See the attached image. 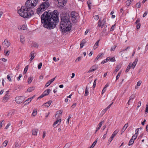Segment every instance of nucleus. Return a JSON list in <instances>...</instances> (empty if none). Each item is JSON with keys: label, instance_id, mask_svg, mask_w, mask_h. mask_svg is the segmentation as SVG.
<instances>
[{"label": "nucleus", "instance_id": "1", "mask_svg": "<svg viewBox=\"0 0 148 148\" xmlns=\"http://www.w3.org/2000/svg\"><path fill=\"white\" fill-rule=\"evenodd\" d=\"M58 12L54 10L52 12L49 13L46 11L43 13L41 16V21L43 26L49 29L55 27L56 23L58 22Z\"/></svg>", "mask_w": 148, "mask_h": 148}, {"label": "nucleus", "instance_id": "2", "mask_svg": "<svg viewBox=\"0 0 148 148\" xmlns=\"http://www.w3.org/2000/svg\"><path fill=\"white\" fill-rule=\"evenodd\" d=\"M39 0H27L25 5L22 6L18 10L19 15L24 18H29L34 14L32 9L37 5Z\"/></svg>", "mask_w": 148, "mask_h": 148}, {"label": "nucleus", "instance_id": "3", "mask_svg": "<svg viewBox=\"0 0 148 148\" xmlns=\"http://www.w3.org/2000/svg\"><path fill=\"white\" fill-rule=\"evenodd\" d=\"M60 17L61 20L60 28L62 32H66L70 31L71 28V23L70 21L69 15L63 14Z\"/></svg>", "mask_w": 148, "mask_h": 148}, {"label": "nucleus", "instance_id": "4", "mask_svg": "<svg viewBox=\"0 0 148 148\" xmlns=\"http://www.w3.org/2000/svg\"><path fill=\"white\" fill-rule=\"evenodd\" d=\"M50 4L48 2H42L37 9V13L40 15V14L43 11H45L49 6Z\"/></svg>", "mask_w": 148, "mask_h": 148}, {"label": "nucleus", "instance_id": "5", "mask_svg": "<svg viewBox=\"0 0 148 148\" xmlns=\"http://www.w3.org/2000/svg\"><path fill=\"white\" fill-rule=\"evenodd\" d=\"M71 19L73 23H76L77 21V18L79 14L77 12L72 11L71 13Z\"/></svg>", "mask_w": 148, "mask_h": 148}, {"label": "nucleus", "instance_id": "6", "mask_svg": "<svg viewBox=\"0 0 148 148\" xmlns=\"http://www.w3.org/2000/svg\"><path fill=\"white\" fill-rule=\"evenodd\" d=\"M101 19L100 18L97 23L98 27H101V28H103L104 27H107V26L106 25H105L106 23V17H104L103 20L101 21Z\"/></svg>", "mask_w": 148, "mask_h": 148}, {"label": "nucleus", "instance_id": "7", "mask_svg": "<svg viewBox=\"0 0 148 148\" xmlns=\"http://www.w3.org/2000/svg\"><path fill=\"white\" fill-rule=\"evenodd\" d=\"M16 101L18 103H22L24 100V97L23 96L17 97H16Z\"/></svg>", "mask_w": 148, "mask_h": 148}, {"label": "nucleus", "instance_id": "8", "mask_svg": "<svg viewBox=\"0 0 148 148\" xmlns=\"http://www.w3.org/2000/svg\"><path fill=\"white\" fill-rule=\"evenodd\" d=\"M10 43L7 40H5L2 43L3 47L5 48H8L10 45Z\"/></svg>", "mask_w": 148, "mask_h": 148}, {"label": "nucleus", "instance_id": "9", "mask_svg": "<svg viewBox=\"0 0 148 148\" xmlns=\"http://www.w3.org/2000/svg\"><path fill=\"white\" fill-rule=\"evenodd\" d=\"M66 0H58L59 6L63 7L66 4Z\"/></svg>", "mask_w": 148, "mask_h": 148}, {"label": "nucleus", "instance_id": "10", "mask_svg": "<svg viewBox=\"0 0 148 148\" xmlns=\"http://www.w3.org/2000/svg\"><path fill=\"white\" fill-rule=\"evenodd\" d=\"M59 119H58L54 123L53 126L55 127V126L56 127L60 124L61 122V118Z\"/></svg>", "mask_w": 148, "mask_h": 148}, {"label": "nucleus", "instance_id": "11", "mask_svg": "<svg viewBox=\"0 0 148 148\" xmlns=\"http://www.w3.org/2000/svg\"><path fill=\"white\" fill-rule=\"evenodd\" d=\"M10 98V95L9 93H7L4 96L3 100L5 102H6Z\"/></svg>", "mask_w": 148, "mask_h": 148}, {"label": "nucleus", "instance_id": "12", "mask_svg": "<svg viewBox=\"0 0 148 148\" xmlns=\"http://www.w3.org/2000/svg\"><path fill=\"white\" fill-rule=\"evenodd\" d=\"M34 97V96H33L32 97L29 98L27 99L24 102L25 103V105L29 104L33 99Z\"/></svg>", "mask_w": 148, "mask_h": 148}, {"label": "nucleus", "instance_id": "13", "mask_svg": "<svg viewBox=\"0 0 148 148\" xmlns=\"http://www.w3.org/2000/svg\"><path fill=\"white\" fill-rule=\"evenodd\" d=\"M97 69V66L96 65H94L92 66L88 72H93Z\"/></svg>", "mask_w": 148, "mask_h": 148}, {"label": "nucleus", "instance_id": "14", "mask_svg": "<svg viewBox=\"0 0 148 148\" xmlns=\"http://www.w3.org/2000/svg\"><path fill=\"white\" fill-rule=\"evenodd\" d=\"M138 61V58H136L135 59L134 61L133 62V63L132 64H131V66H132V67L133 68V69H134L135 66H136Z\"/></svg>", "mask_w": 148, "mask_h": 148}, {"label": "nucleus", "instance_id": "15", "mask_svg": "<svg viewBox=\"0 0 148 148\" xmlns=\"http://www.w3.org/2000/svg\"><path fill=\"white\" fill-rule=\"evenodd\" d=\"M104 54L103 53H100L96 57L95 59L94 60V62L96 61L97 60H98L99 58H101Z\"/></svg>", "mask_w": 148, "mask_h": 148}, {"label": "nucleus", "instance_id": "16", "mask_svg": "<svg viewBox=\"0 0 148 148\" xmlns=\"http://www.w3.org/2000/svg\"><path fill=\"white\" fill-rule=\"evenodd\" d=\"M128 126V123H126L125 124V125L122 128L121 132V134H122L126 130L127 127Z\"/></svg>", "mask_w": 148, "mask_h": 148}, {"label": "nucleus", "instance_id": "17", "mask_svg": "<svg viewBox=\"0 0 148 148\" xmlns=\"http://www.w3.org/2000/svg\"><path fill=\"white\" fill-rule=\"evenodd\" d=\"M62 112L61 110H59L57 111L56 114V117H57V119L60 118L59 117L60 115H61Z\"/></svg>", "mask_w": 148, "mask_h": 148}, {"label": "nucleus", "instance_id": "18", "mask_svg": "<svg viewBox=\"0 0 148 148\" xmlns=\"http://www.w3.org/2000/svg\"><path fill=\"white\" fill-rule=\"evenodd\" d=\"M30 56H31V58L29 59L30 62H31L35 57L34 53V51H32L30 55Z\"/></svg>", "mask_w": 148, "mask_h": 148}, {"label": "nucleus", "instance_id": "19", "mask_svg": "<svg viewBox=\"0 0 148 148\" xmlns=\"http://www.w3.org/2000/svg\"><path fill=\"white\" fill-rule=\"evenodd\" d=\"M51 100H49L48 101L43 104V106L49 107L51 104L52 103Z\"/></svg>", "mask_w": 148, "mask_h": 148}, {"label": "nucleus", "instance_id": "20", "mask_svg": "<svg viewBox=\"0 0 148 148\" xmlns=\"http://www.w3.org/2000/svg\"><path fill=\"white\" fill-rule=\"evenodd\" d=\"M20 37L21 42L22 44H24L25 41V37L22 35H20Z\"/></svg>", "mask_w": 148, "mask_h": 148}, {"label": "nucleus", "instance_id": "21", "mask_svg": "<svg viewBox=\"0 0 148 148\" xmlns=\"http://www.w3.org/2000/svg\"><path fill=\"white\" fill-rule=\"evenodd\" d=\"M135 97V95H132L130 96V99L128 101V102L127 103L129 105L130 102L132 100H133Z\"/></svg>", "mask_w": 148, "mask_h": 148}, {"label": "nucleus", "instance_id": "22", "mask_svg": "<svg viewBox=\"0 0 148 148\" xmlns=\"http://www.w3.org/2000/svg\"><path fill=\"white\" fill-rule=\"evenodd\" d=\"M121 66L120 64H118L115 70V72H117L120 69Z\"/></svg>", "mask_w": 148, "mask_h": 148}, {"label": "nucleus", "instance_id": "23", "mask_svg": "<svg viewBox=\"0 0 148 148\" xmlns=\"http://www.w3.org/2000/svg\"><path fill=\"white\" fill-rule=\"evenodd\" d=\"M133 0H127L126 1V4L127 6H129Z\"/></svg>", "mask_w": 148, "mask_h": 148}, {"label": "nucleus", "instance_id": "24", "mask_svg": "<svg viewBox=\"0 0 148 148\" xmlns=\"http://www.w3.org/2000/svg\"><path fill=\"white\" fill-rule=\"evenodd\" d=\"M131 67H132L131 66V63H130L128 65V66H127V69L125 71V72L126 73L128 72L129 71L130 69H131Z\"/></svg>", "mask_w": 148, "mask_h": 148}, {"label": "nucleus", "instance_id": "25", "mask_svg": "<svg viewBox=\"0 0 148 148\" xmlns=\"http://www.w3.org/2000/svg\"><path fill=\"white\" fill-rule=\"evenodd\" d=\"M38 130L36 129H33L32 130V134L33 135H36L37 134Z\"/></svg>", "mask_w": 148, "mask_h": 148}, {"label": "nucleus", "instance_id": "26", "mask_svg": "<svg viewBox=\"0 0 148 148\" xmlns=\"http://www.w3.org/2000/svg\"><path fill=\"white\" fill-rule=\"evenodd\" d=\"M49 93H46L45 94L43 93L40 96H39L38 98V99H41L42 98L45 96L48 95L49 94Z\"/></svg>", "mask_w": 148, "mask_h": 148}, {"label": "nucleus", "instance_id": "27", "mask_svg": "<svg viewBox=\"0 0 148 148\" xmlns=\"http://www.w3.org/2000/svg\"><path fill=\"white\" fill-rule=\"evenodd\" d=\"M35 88L33 87H30L27 89V91L29 92H31L34 90Z\"/></svg>", "mask_w": 148, "mask_h": 148}, {"label": "nucleus", "instance_id": "28", "mask_svg": "<svg viewBox=\"0 0 148 148\" xmlns=\"http://www.w3.org/2000/svg\"><path fill=\"white\" fill-rule=\"evenodd\" d=\"M37 109H35L33 111L32 114V115L34 116H35L36 115L37 112Z\"/></svg>", "mask_w": 148, "mask_h": 148}, {"label": "nucleus", "instance_id": "29", "mask_svg": "<svg viewBox=\"0 0 148 148\" xmlns=\"http://www.w3.org/2000/svg\"><path fill=\"white\" fill-rule=\"evenodd\" d=\"M122 73V71H120L118 73L116 77V80H117L119 77Z\"/></svg>", "mask_w": 148, "mask_h": 148}, {"label": "nucleus", "instance_id": "30", "mask_svg": "<svg viewBox=\"0 0 148 148\" xmlns=\"http://www.w3.org/2000/svg\"><path fill=\"white\" fill-rule=\"evenodd\" d=\"M108 86V85L107 84H106L104 87L103 88L101 92H105L106 90V88Z\"/></svg>", "mask_w": 148, "mask_h": 148}, {"label": "nucleus", "instance_id": "31", "mask_svg": "<svg viewBox=\"0 0 148 148\" xmlns=\"http://www.w3.org/2000/svg\"><path fill=\"white\" fill-rule=\"evenodd\" d=\"M134 141L132 139H130L129 142V145L130 146L133 144L134 143Z\"/></svg>", "mask_w": 148, "mask_h": 148}, {"label": "nucleus", "instance_id": "32", "mask_svg": "<svg viewBox=\"0 0 148 148\" xmlns=\"http://www.w3.org/2000/svg\"><path fill=\"white\" fill-rule=\"evenodd\" d=\"M141 5L140 3V2H138L136 4V7L138 8L140 7Z\"/></svg>", "mask_w": 148, "mask_h": 148}, {"label": "nucleus", "instance_id": "33", "mask_svg": "<svg viewBox=\"0 0 148 148\" xmlns=\"http://www.w3.org/2000/svg\"><path fill=\"white\" fill-rule=\"evenodd\" d=\"M33 80V77H30L28 78V82L29 84H30L32 81Z\"/></svg>", "mask_w": 148, "mask_h": 148}, {"label": "nucleus", "instance_id": "34", "mask_svg": "<svg viewBox=\"0 0 148 148\" xmlns=\"http://www.w3.org/2000/svg\"><path fill=\"white\" fill-rule=\"evenodd\" d=\"M28 65H27L25 67L24 71H23V73L24 74H25L27 72V71L28 69Z\"/></svg>", "mask_w": 148, "mask_h": 148}, {"label": "nucleus", "instance_id": "35", "mask_svg": "<svg viewBox=\"0 0 148 148\" xmlns=\"http://www.w3.org/2000/svg\"><path fill=\"white\" fill-rule=\"evenodd\" d=\"M8 143V140H5L3 143V145L4 146V147H5L7 145Z\"/></svg>", "mask_w": 148, "mask_h": 148}, {"label": "nucleus", "instance_id": "36", "mask_svg": "<svg viewBox=\"0 0 148 148\" xmlns=\"http://www.w3.org/2000/svg\"><path fill=\"white\" fill-rule=\"evenodd\" d=\"M97 139L93 143V144H92L91 146V147H92V148H93V147L95 146V145L97 143Z\"/></svg>", "mask_w": 148, "mask_h": 148}, {"label": "nucleus", "instance_id": "37", "mask_svg": "<svg viewBox=\"0 0 148 148\" xmlns=\"http://www.w3.org/2000/svg\"><path fill=\"white\" fill-rule=\"evenodd\" d=\"M119 132V130H115L112 134V135L115 136Z\"/></svg>", "mask_w": 148, "mask_h": 148}, {"label": "nucleus", "instance_id": "38", "mask_svg": "<svg viewBox=\"0 0 148 148\" xmlns=\"http://www.w3.org/2000/svg\"><path fill=\"white\" fill-rule=\"evenodd\" d=\"M115 26H116V24H115L114 25H112V26L111 27L110 29V31H113L115 29Z\"/></svg>", "mask_w": 148, "mask_h": 148}, {"label": "nucleus", "instance_id": "39", "mask_svg": "<svg viewBox=\"0 0 148 148\" xmlns=\"http://www.w3.org/2000/svg\"><path fill=\"white\" fill-rule=\"evenodd\" d=\"M99 40H98L97 41L95 44L94 47H95L96 48H97V47L98 46L99 44Z\"/></svg>", "mask_w": 148, "mask_h": 148}, {"label": "nucleus", "instance_id": "40", "mask_svg": "<svg viewBox=\"0 0 148 148\" xmlns=\"http://www.w3.org/2000/svg\"><path fill=\"white\" fill-rule=\"evenodd\" d=\"M116 47V46L115 45H114L112 46L110 49L111 51H114Z\"/></svg>", "mask_w": 148, "mask_h": 148}, {"label": "nucleus", "instance_id": "41", "mask_svg": "<svg viewBox=\"0 0 148 148\" xmlns=\"http://www.w3.org/2000/svg\"><path fill=\"white\" fill-rule=\"evenodd\" d=\"M94 19L96 21L99 18V16L98 15H96L93 16Z\"/></svg>", "mask_w": 148, "mask_h": 148}, {"label": "nucleus", "instance_id": "42", "mask_svg": "<svg viewBox=\"0 0 148 148\" xmlns=\"http://www.w3.org/2000/svg\"><path fill=\"white\" fill-rule=\"evenodd\" d=\"M138 131H139L138 128L136 129L135 131V132H136L135 134L134 135V136H136V137H137V136L138 135Z\"/></svg>", "mask_w": 148, "mask_h": 148}, {"label": "nucleus", "instance_id": "43", "mask_svg": "<svg viewBox=\"0 0 148 148\" xmlns=\"http://www.w3.org/2000/svg\"><path fill=\"white\" fill-rule=\"evenodd\" d=\"M148 112V103L146 104V107L145 113H147Z\"/></svg>", "mask_w": 148, "mask_h": 148}, {"label": "nucleus", "instance_id": "44", "mask_svg": "<svg viewBox=\"0 0 148 148\" xmlns=\"http://www.w3.org/2000/svg\"><path fill=\"white\" fill-rule=\"evenodd\" d=\"M50 84H51V83H50V82H49V81H48L46 83L45 86V87H48Z\"/></svg>", "mask_w": 148, "mask_h": 148}, {"label": "nucleus", "instance_id": "45", "mask_svg": "<svg viewBox=\"0 0 148 148\" xmlns=\"http://www.w3.org/2000/svg\"><path fill=\"white\" fill-rule=\"evenodd\" d=\"M42 66V62H40L39 64L38 65V69H40L41 68V67Z\"/></svg>", "mask_w": 148, "mask_h": 148}, {"label": "nucleus", "instance_id": "46", "mask_svg": "<svg viewBox=\"0 0 148 148\" xmlns=\"http://www.w3.org/2000/svg\"><path fill=\"white\" fill-rule=\"evenodd\" d=\"M87 4H88V6L89 9H90L91 8V7H90V5L91 4V2L90 1H88L87 2Z\"/></svg>", "mask_w": 148, "mask_h": 148}, {"label": "nucleus", "instance_id": "47", "mask_svg": "<svg viewBox=\"0 0 148 148\" xmlns=\"http://www.w3.org/2000/svg\"><path fill=\"white\" fill-rule=\"evenodd\" d=\"M104 123V121H101L98 124L99 127H101L102 124L103 123Z\"/></svg>", "mask_w": 148, "mask_h": 148}, {"label": "nucleus", "instance_id": "48", "mask_svg": "<svg viewBox=\"0 0 148 148\" xmlns=\"http://www.w3.org/2000/svg\"><path fill=\"white\" fill-rule=\"evenodd\" d=\"M110 61L111 62H114L116 61V60L114 57H113L110 58Z\"/></svg>", "mask_w": 148, "mask_h": 148}, {"label": "nucleus", "instance_id": "49", "mask_svg": "<svg viewBox=\"0 0 148 148\" xmlns=\"http://www.w3.org/2000/svg\"><path fill=\"white\" fill-rule=\"evenodd\" d=\"M4 52L5 53V56H8L9 55V53L10 52L9 51H7L6 52H5V50H4Z\"/></svg>", "mask_w": 148, "mask_h": 148}, {"label": "nucleus", "instance_id": "50", "mask_svg": "<svg viewBox=\"0 0 148 148\" xmlns=\"http://www.w3.org/2000/svg\"><path fill=\"white\" fill-rule=\"evenodd\" d=\"M96 80H97V79H95V81H94V82H93V86H92V87H93V88H95V87L96 86Z\"/></svg>", "mask_w": 148, "mask_h": 148}, {"label": "nucleus", "instance_id": "51", "mask_svg": "<svg viewBox=\"0 0 148 148\" xmlns=\"http://www.w3.org/2000/svg\"><path fill=\"white\" fill-rule=\"evenodd\" d=\"M13 113V112L12 111H9L7 114V116H10Z\"/></svg>", "mask_w": 148, "mask_h": 148}, {"label": "nucleus", "instance_id": "52", "mask_svg": "<svg viewBox=\"0 0 148 148\" xmlns=\"http://www.w3.org/2000/svg\"><path fill=\"white\" fill-rule=\"evenodd\" d=\"M140 25H141L140 23H138V24L136 26V29H139L140 27Z\"/></svg>", "mask_w": 148, "mask_h": 148}, {"label": "nucleus", "instance_id": "53", "mask_svg": "<svg viewBox=\"0 0 148 148\" xmlns=\"http://www.w3.org/2000/svg\"><path fill=\"white\" fill-rule=\"evenodd\" d=\"M7 78L10 81V82H11L12 81L11 80V78H10V75H8L7 76Z\"/></svg>", "mask_w": 148, "mask_h": 148}, {"label": "nucleus", "instance_id": "54", "mask_svg": "<svg viewBox=\"0 0 148 148\" xmlns=\"http://www.w3.org/2000/svg\"><path fill=\"white\" fill-rule=\"evenodd\" d=\"M86 42V40L85 39H83L81 41V43L84 45Z\"/></svg>", "mask_w": 148, "mask_h": 148}, {"label": "nucleus", "instance_id": "55", "mask_svg": "<svg viewBox=\"0 0 148 148\" xmlns=\"http://www.w3.org/2000/svg\"><path fill=\"white\" fill-rule=\"evenodd\" d=\"M56 77L55 78L52 79L50 80H49V82H50V83L51 84L55 80Z\"/></svg>", "mask_w": 148, "mask_h": 148}, {"label": "nucleus", "instance_id": "56", "mask_svg": "<svg viewBox=\"0 0 148 148\" xmlns=\"http://www.w3.org/2000/svg\"><path fill=\"white\" fill-rule=\"evenodd\" d=\"M107 62V60H106V59H105V60H103L101 62V64H104L105 63Z\"/></svg>", "mask_w": 148, "mask_h": 148}, {"label": "nucleus", "instance_id": "57", "mask_svg": "<svg viewBox=\"0 0 148 148\" xmlns=\"http://www.w3.org/2000/svg\"><path fill=\"white\" fill-rule=\"evenodd\" d=\"M51 90L49 89H47L45 90L43 92H51Z\"/></svg>", "mask_w": 148, "mask_h": 148}, {"label": "nucleus", "instance_id": "58", "mask_svg": "<svg viewBox=\"0 0 148 148\" xmlns=\"http://www.w3.org/2000/svg\"><path fill=\"white\" fill-rule=\"evenodd\" d=\"M108 110V109L106 108L104 110H103L102 112L103 114H104Z\"/></svg>", "mask_w": 148, "mask_h": 148}, {"label": "nucleus", "instance_id": "59", "mask_svg": "<svg viewBox=\"0 0 148 148\" xmlns=\"http://www.w3.org/2000/svg\"><path fill=\"white\" fill-rule=\"evenodd\" d=\"M81 59V57H78L75 60V62L77 61L78 60V61H79Z\"/></svg>", "mask_w": 148, "mask_h": 148}, {"label": "nucleus", "instance_id": "60", "mask_svg": "<svg viewBox=\"0 0 148 148\" xmlns=\"http://www.w3.org/2000/svg\"><path fill=\"white\" fill-rule=\"evenodd\" d=\"M69 145L67 143L65 145L63 148H69Z\"/></svg>", "mask_w": 148, "mask_h": 148}, {"label": "nucleus", "instance_id": "61", "mask_svg": "<svg viewBox=\"0 0 148 148\" xmlns=\"http://www.w3.org/2000/svg\"><path fill=\"white\" fill-rule=\"evenodd\" d=\"M141 82L140 81H138L137 83V85L138 86H139L141 85Z\"/></svg>", "mask_w": 148, "mask_h": 148}, {"label": "nucleus", "instance_id": "62", "mask_svg": "<svg viewBox=\"0 0 148 148\" xmlns=\"http://www.w3.org/2000/svg\"><path fill=\"white\" fill-rule=\"evenodd\" d=\"M33 46L36 48H38V45L36 43H34L33 44Z\"/></svg>", "mask_w": 148, "mask_h": 148}, {"label": "nucleus", "instance_id": "63", "mask_svg": "<svg viewBox=\"0 0 148 148\" xmlns=\"http://www.w3.org/2000/svg\"><path fill=\"white\" fill-rule=\"evenodd\" d=\"M136 138L137 137L136 136L133 135L132 136L131 139H132L134 141Z\"/></svg>", "mask_w": 148, "mask_h": 148}, {"label": "nucleus", "instance_id": "64", "mask_svg": "<svg viewBox=\"0 0 148 148\" xmlns=\"http://www.w3.org/2000/svg\"><path fill=\"white\" fill-rule=\"evenodd\" d=\"M141 101H139L138 103V106H137V108H138L139 107H140L141 105Z\"/></svg>", "mask_w": 148, "mask_h": 148}]
</instances>
